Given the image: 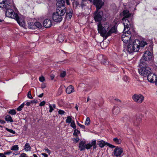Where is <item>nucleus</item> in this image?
Returning <instances> with one entry per match:
<instances>
[{
	"mask_svg": "<svg viewBox=\"0 0 157 157\" xmlns=\"http://www.w3.org/2000/svg\"><path fill=\"white\" fill-rule=\"evenodd\" d=\"M98 30L100 35L105 39L117 31V28L115 26H112L108 23L102 24L99 23L98 24Z\"/></svg>",
	"mask_w": 157,
	"mask_h": 157,
	"instance_id": "obj_1",
	"label": "nucleus"
},
{
	"mask_svg": "<svg viewBox=\"0 0 157 157\" xmlns=\"http://www.w3.org/2000/svg\"><path fill=\"white\" fill-rule=\"evenodd\" d=\"M147 44L146 42L144 41H140L139 40L136 39L133 42L131 41L128 43L127 50L129 53L138 52L140 49V47H144Z\"/></svg>",
	"mask_w": 157,
	"mask_h": 157,
	"instance_id": "obj_2",
	"label": "nucleus"
},
{
	"mask_svg": "<svg viewBox=\"0 0 157 157\" xmlns=\"http://www.w3.org/2000/svg\"><path fill=\"white\" fill-rule=\"evenodd\" d=\"M140 59L139 66L140 68L139 69L140 74L144 77H147L151 72V69L147 66V64Z\"/></svg>",
	"mask_w": 157,
	"mask_h": 157,
	"instance_id": "obj_3",
	"label": "nucleus"
},
{
	"mask_svg": "<svg viewBox=\"0 0 157 157\" xmlns=\"http://www.w3.org/2000/svg\"><path fill=\"white\" fill-rule=\"evenodd\" d=\"M123 15L124 17L122 19L123 22L124 26V31L129 30L128 28L130 25L131 22L127 18L130 16L131 14L129 13V11L127 10L123 11Z\"/></svg>",
	"mask_w": 157,
	"mask_h": 157,
	"instance_id": "obj_4",
	"label": "nucleus"
},
{
	"mask_svg": "<svg viewBox=\"0 0 157 157\" xmlns=\"http://www.w3.org/2000/svg\"><path fill=\"white\" fill-rule=\"evenodd\" d=\"M123 34L122 35L121 39L123 43L125 44L129 43L131 41V38L132 35L131 32L129 30L124 31Z\"/></svg>",
	"mask_w": 157,
	"mask_h": 157,
	"instance_id": "obj_5",
	"label": "nucleus"
},
{
	"mask_svg": "<svg viewBox=\"0 0 157 157\" xmlns=\"http://www.w3.org/2000/svg\"><path fill=\"white\" fill-rule=\"evenodd\" d=\"M10 7L11 8V6L7 5V8H5L6 10V15L9 17L15 19L18 15L17 13H14L13 10L12 9H10Z\"/></svg>",
	"mask_w": 157,
	"mask_h": 157,
	"instance_id": "obj_6",
	"label": "nucleus"
},
{
	"mask_svg": "<svg viewBox=\"0 0 157 157\" xmlns=\"http://www.w3.org/2000/svg\"><path fill=\"white\" fill-rule=\"evenodd\" d=\"M142 59V61H149L153 59V56L152 53L150 50H147L144 53L141 59Z\"/></svg>",
	"mask_w": 157,
	"mask_h": 157,
	"instance_id": "obj_7",
	"label": "nucleus"
},
{
	"mask_svg": "<svg viewBox=\"0 0 157 157\" xmlns=\"http://www.w3.org/2000/svg\"><path fill=\"white\" fill-rule=\"evenodd\" d=\"M132 98L134 101L140 104L142 103L144 100V96L141 94H135Z\"/></svg>",
	"mask_w": 157,
	"mask_h": 157,
	"instance_id": "obj_8",
	"label": "nucleus"
},
{
	"mask_svg": "<svg viewBox=\"0 0 157 157\" xmlns=\"http://www.w3.org/2000/svg\"><path fill=\"white\" fill-rule=\"evenodd\" d=\"M97 9V8H96ZM99 9L97 10L94 13V19L96 21L100 22L102 19L103 16V12L102 11H98Z\"/></svg>",
	"mask_w": 157,
	"mask_h": 157,
	"instance_id": "obj_9",
	"label": "nucleus"
},
{
	"mask_svg": "<svg viewBox=\"0 0 157 157\" xmlns=\"http://www.w3.org/2000/svg\"><path fill=\"white\" fill-rule=\"evenodd\" d=\"M96 6L97 10L100 9L103 5L104 2L102 0H89Z\"/></svg>",
	"mask_w": 157,
	"mask_h": 157,
	"instance_id": "obj_10",
	"label": "nucleus"
},
{
	"mask_svg": "<svg viewBox=\"0 0 157 157\" xmlns=\"http://www.w3.org/2000/svg\"><path fill=\"white\" fill-rule=\"evenodd\" d=\"M52 18L56 22H60L62 20V16L56 12L53 13Z\"/></svg>",
	"mask_w": 157,
	"mask_h": 157,
	"instance_id": "obj_11",
	"label": "nucleus"
},
{
	"mask_svg": "<svg viewBox=\"0 0 157 157\" xmlns=\"http://www.w3.org/2000/svg\"><path fill=\"white\" fill-rule=\"evenodd\" d=\"M66 12V9L65 7L57 8L56 12L62 16L64 15Z\"/></svg>",
	"mask_w": 157,
	"mask_h": 157,
	"instance_id": "obj_12",
	"label": "nucleus"
},
{
	"mask_svg": "<svg viewBox=\"0 0 157 157\" xmlns=\"http://www.w3.org/2000/svg\"><path fill=\"white\" fill-rule=\"evenodd\" d=\"M122 152L123 149L121 148L116 147L114 151V155L117 157H120Z\"/></svg>",
	"mask_w": 157,
	"mask_h": 157,
	"instance_id": "obj_13",
	"label": "nucleus"
},
{
	"mask_svg": "<svg viewBox=\"0 0 157 157\" xmlns=\"http://www.w3.org/2000/svg\"><path fill=\"white\" fill-rule=\"evenodd\" d=\"M156 76L154 74L151 72L147 76V80L150 82H154L155 78H156Z\"/></svg>",
	"mask_w": 157,
	"mask_h": 157,
	"instance_id": "obj_14",
	"label": "nucleus"
},
{
	"mask_svg": "<svg viewBox=\"0 0 157 157\" xmlns=\"http://www.w3.org/2000/svg\"><path fill=\"white\" fill-rule=\"evenodd\" d=\"M16 17V18H15V19L16 20L17 23L20 26L23 27H24L25 26V23L24 20L19 17L18 15Z\"/></svg>",
	"mask_w": 157,
	"mask_h": 157,
	"instance_id": "obj_15",
	"label": "nucleus"
},
{
	"mask_svg": "<svg viewBox=\"0 0 157 157\" xmlns=\"http://www.w3.org/2000/svg\"><path fill=\"white\" fill-rule=\"evenodd\" d=\"M43 25L45 28L50 27L52 25V21L50 19H46L44 21Z\"/></svg>",
	"mask_w": 157,
	"mask_h": 157,
	"instance_id": "obj_16",
	"label": "nucleus"
},
{
	"mask_svg": "<svg viewBox=\"0 0 157 157\" xmlns=\"http://www.w3.org/2000/svg\"><path fill=\"white\" fill-rule=\"evenodd\" d=\"M65 1L64 0H58L57 1L56 6L57 7H65Z\"/></svg>",
	"mask_w": 157,
	"mask_h": 157,
	"instance_id": "obj_17",
	"label": "nucleus"
},
{
	"mask_svg": "<svg viewBox=\"0 0 157 157\" xmlns=\"http://www.w3.org/2000/svg\"><path fill=\"white\" fill-rule=\"evenodd\" d=\"M86 147V142L85 141H81L79 143V148L81 151L84 150Z\"/></svg>",
	"mask_w": 157,
	"mask_h": 157,
	"instance_id": "obj_18",
	"label": "nucleus"
},
{
	"mask_svg": "<svg viewBox=\"0 0 157 157\" xmlns=\"http://www.w3.org/2000/svg\"><path fill=\"white\" fill-rule=\"evenodd\" d=\"M120 108L118 107H114L112 109V113L113 115H117L120 112Z\"/></svg>",
	"mask_w": 157,
	"mask_h": 157,
	"instance_id": "obj_19",
	"label": "nucleus"
},
{
	"mask_svg": "<svg viewBox=\"0 0 157 157\" xmlns=\"http://www.w3.org/2000/svg\"><path fill=\"white\" fill-rule=\"evenodd\" d=\"M66 92L68 94H70L74 91V88L71 85L68 86L66 90Z\"/></svg>",
	"mask_w": 157,
	"mask_h": 157,
	"instance_id": "obj_20",
	"label": "nucleus"
},
{
	"mask_svg": "<svg viewBox=\"0 0 157 157\" xmlns=\"http://www.w3.org/2000/svg\"><path fill=\"white\" fill-rule=\"evenodd\" d=\"M6 0H0V7L2 8H6L7 4L6 5Z\"/></svg>",
	"mask_w": 157,
	"mask_h": 157,
	"instance_id": "obj_21",
	"label": "nucleus"
},
{
	"mask_svg": "<svg viewBox=\"0 0 157 157\" xmlns=\"http://www.w3.org/2000/svg\"><path fill=\"white\" fill-rule=\"evenodd\" d=\"M5 120L7 122H13V120L11 117L9 115H7L6 116L5 118Z\"/></svg>",
	"mask_w": 157,
	"mask_h": 157,
	"instance_id": "obj_22",
	"label": "nucleus"
},
{
	"mask_svg": "<svg viewBox=\"0 0 157 157\" xmlns=\"http://www.w3.org/2000/svg\"><path fill=\"white\" fill-rule=\"evenodd\" d=\"M66 13V18L68 19H70L72 15V13L71 10L69 11H67Z\"/></svg>",
	"mask_w": 157,
	"mask_h": 157,
	"instance_id": "obj_23",
	"label": "nucleus"
},
{
	"mask_svg": "<svg viewBox=\"0 0 157 157\" xmlns=\"http://www.w3.org/2000/svg\"><path fill=\"white\" fill-rule=\"evenodd\" d=\"M73 118L72 116H68L67 117L66 120V123L70 124L73 120L72 118Z\"/></svg>",
	"mask_w": 157,
	"mask_h": 157,
	"instance_id": "obj_24",
	"label": "nucleus"
},
{
	"mask_svg": "<svg viewBox=\"0 0 157 157\" xmlns=\"http://www.w3.org/2000/svg\"><path fill=\"white\" fill-rule=\"evenodd\" d=\"M24 149L27 151H29L31 150V147L29 143H26L25 144Z\"/></svg>",
	"mask_w": 157,
	"mask_h": 157,
	"instance_id": "obj_25",
	"label": "nucleus"
},
{
	"mask_svg": "<svg viewBox=\"0 0 157 157\" xmlns=\"http://www.w3.org/2000/svg\"><path fill=\"white\" fill-rule=\"evenodd\" d=\"M98 144L100 147H103L105 145L106 143L105 141L103 140H98Z\"/></svg>",
	"mask_w": 157,
	"mask_h": 157,
	"instance_id": "obj_26",
	"label": "nucleus"
},
{
	"mask_svg": "<svg viewBox=\"0 0 157 157\" xmlns=\"http://www.w3.org/2000/svg\"><path fill=\"white\" fill-rule=\"evenodd\" d=\"M28 27L29 29H35V23L30 22L28 24Z\"/></svg>",
	"mask_w": 157,
	"mask_h": 157,
	"instance_id": "obj_27",
	"label": "nucleus"
},
{
	"mask_svg": "<svg viewBox=\"0 0 157 157\" xmlns=\"http://www.w3.org/2000/svg\"><path fill=\"white\" fill-rule=\"evenodd\" d=\"M42 27V24L39 22H36L35 23V28H38L39 29H41Z\"/></svg>",
	"mask_w": 157,
	"mask_h": 157,
	"instance_id": "obj_28",
	"label": "nucleus"
},
{
	"mask_svg": "<svg viewBox=\"0 0 157 157\" xmlns=\"http://www.w3.org/2000/svg\"><path fill=\"white\" fill-rule=\"evenodd\" d=\"M49 112L50 113H51L52 112L53 110H54V109L56 108V105L53 104L52 105L51 104H49Z\"/></svg>",
	"mask_w": 157,
	"mask_h": 157,
	"instance_id": "obj_29",
	"label": "nucleus"
},
{
	"mask_svg": "<svg viewBox=\"0 0 157 157\" xmlns=\"http://www.w3.org/2000/svg\"><path fill=\"white\" fill-rule=\"evenodd\" d=\"M80 134V131L78 130L77 129H75L74 130V132L73 133V135L75 136V137H78V136Z\"/></svg>",
	"mask_w": 157,
	"mask_h": 157,
	"instance_id": "obj_30",
	"label": "nucleus"
},
{
	"mask_svg": "<svg viewBox=\"0 0 157 157\" xmlns=\"http://www.w3.org/2000/svg\"><path fill=\"white\" fill-rule=\"evenodd\" d=\"M11 150L13 151H18L19 150V147L18 145H15L13 146L11 148Z\"/></svg>",
	"mask_w": 157,
	"mask_h": 157,
	"instance_id": "obj_31",
	"label": "nucleus"
},
{
	"mask_svg": "<svg viewBox=\"0 0 157 157\" xmlns=\"http://www.w3.org/2000/svg\"><path fill=\"white\" fill-rule=\"evenodd\" d=\"M8 113L12 115H14L16 114V112L15 109H12L10 110L8 112Z\"/></svg>",
	"mask_w": 157,
	"mask_h": 157,
	"instance_id": "obj_32",
	"label": "nucleus"
},
{
	"mask_svg": "<svg viewBox=\"0 0 157 157\" xmlns=\"http://www.w3.org/2000/svg\"><path fill=\"white\" fill-rule=\"evenodd\" d=\"M90 119L89 117H87L86 121L85 122V125H90Z\"/></svg>",
	"mask_w": 157,
	"mask_h": 157,
	"instance_id": "obj_33",
	"label": "nucleus"
},
{
	"mask_svg": "<svg viewBox=\"0 0 157 157\" xmlns=\"http://www.w3.org/2000/svg\"><path fill=\"white\" fill-rule=\"evenodd\" d=\"M113 140L115 143L117 144H120L121 142V139H118L117 138H114Z\"/></svg>",
	"mask_w": 157,
	"mask_h": 157,
	"instance_id": "obj_34",
	"label": "nucleus"
},
{
	"mask_svg": "<svg viewBox=\"0 0 157 157\" xmlns=\"http://www.w3.org/2000/svg\"><path fill=\"white\" fill-rule=\"evenodd\" d=\"M24 105H25L24 103H23L20 106H19L18 108H17V110L18 111H21L22 109L24 107Z\"/></svg>",
	"mask_w": 157,
	"mask_h": 157,
	"instance_id": "obj_35",
	"label": "nucleus"
},
{
	"mask_svg": "<svg viewBox=\"0 0 157 157\" xmlns=\"http://www.w3.org/2000/svg\"><path fill=\"white\" fill-rule=\"evenodd\" d=\"M71 123L70 126L74 129H75L76 128V126L74 121H73Z\"/></svg>",
	"mask_w": 157,
	"mask_h": 157,
	"instance_id": "obj_36",
	"label": "nucleus"
},
{
	"mask_svg": "<svg viewBox=\"0 0 157 157\" xmlns=\"http://www.w3.org/2000/svg\"><path fill=\"white\" fill-rule=\"evenodd\" d=\"M92 147L93 146V148L94 149H95L96 147V140H93L92 142Z\"/></svg>",
	"mask_w": 157,
	"mask_h": 157,
	"instance_id": "obj_37",
	"label": "nucleus"
},
{
	"mask_svg": "<svg viewBox=\"0 0 157 157\" xmlns=\"http://www.w3.org/2000/svg\"><path fill=\"white\" fill-rule=\"evenodd\" d=\"M92 142L90 143L87 144H86L85 148H86L87 149H90L92 147Z\"/></svg>",
	"mask_w": 157,
	"mask_h": 157,
	"instance_id": "obj_38",
	"label": "nucleus"
},
{
	"mask_svg": "<svg viewBox=\"0 0 157 157\" xmlns=\"http://www.w3.org/2000/svg\"><path fill=\"white\" fill-rule=\"evenodd\" d=\"M5 129L9 132H10L12 134H15V131H13L12 129H10L7 128H6Z\"/></svg>",
	"mask_w": 157,
	"mask_h": 157,
	"instance_id": "obj_39",
	"label": "nucleus"
},
{
	"mask_svg": "<svg viewBox=\"0 0 157 157\" xmlns=\"http://www.w3.org/2000/svg\"><path fill=\"white\" fill-rule=\"evenodd\" d=\"M28 97L30 99H32L33 98V97L31 94V91H29L28 93L27 94Z\"/></svg>",
	"mask_w": 157,
	"mask_h": 157,
	"instance_id": "obj_40",
	"label": "nucleus"
},
{
	"mask_svg": "<svg viewBox=\"0 0 157 157\" xmlns=\"http://www.w3.org/2000/svg\"><path fill=\"white\" fill-rule=\"evenodd\" d=\"M79 140V138L77 137L76 138H74L73 139V141L75 143H77Z\"/></svg>",
	"mask_w": 157,
	"mask_h": 157,
	"instance_id": "obj_41",
	"label": "nucleus"
},
{
	"mask_svg": "<svg viewBox=\"0 0 157 157\" xmlns=\"http://www.w3.org/2000/svg\"><path fill=\"white\" fill-rule=\"evenodd\" d=\"M102 63L105 65L107 64V61L105 59H103L102 60Z\"/></svg>",
	"mask_w": 157,
	"mask_h": 157,
	"instance_id": "obj_42",
	"label": "nucleus"
},
{
	"mask_svg": "<svg viewBox=\"0 0 157 157\" xmlns=\"http://www.w3.org/2000/svg\"><path fill=\"white\" fill-rule=\"evenodd\" d=\"M39 81L41 82H43L44 80V78L43 76H41L39 78Z\"/></svg>",
	"mask_w": 157,
	"mask_h": 157,
	"instance_id": "obj_43",
	"label": "nucleus"
},
{
	"mask_svg": "<svg viewBox=\"0 0 157 157\" xmlns=\"http://www.w3.org/2000/svg\"><path fill=\"white\" fill-rule=\"evenodd\" d=\"M46 103V102L45 101H43L40 102L39 104V106H42L44 105Z\"/></svg>",
	"mask_w": 157,
	"mask_h": 157,
	"instance_id": "obj_44",
	"label": "nucleus"
},
{
	"mask_svg": "<svg viewBox=\"0 0 157 157\" xmlns=\"http://www.w3.org/2000/svg\"><path fill=\"white\" fill-rule=\"evenodd\" d=\"M45 150L46 151V152L48 153L49 155L51 153V151L49 149H48V148L45 147L44 148Z\"/></svg>",
	"mask_w": 157,
	"mask_h": 157,
	"instance_id": "obj_45",
	"label": "nucleus"
},
{
	"mask_svg": "<svg viewBox=\"0 0 157 157\" xmlns=\"http://www.w3.org/2000/svg\"><path fill=\"white\" fill-rule=\"evenodd\" d=\"M65 113V112L64 111L62 110H59L58 111V113L59 114L62 115L64 114Z\"/></svg>",
	"mask_w": 157,
	"mask_h": 157,
	"instance_id": "obj_46",
	"label": "nucleus"
},
{
	"mask_svg": "<svg viewBox=\"0 0 157 157\" xmlns=\"http://www.w3.org/2000/svg\"><path fill=\"white\" fill-rule=\"evenodd\" d=\"M106 144H107V145L109 146V147H110L112 148H114V147H115V146L113 145H112L110 144H109L108 143H106Z\"/></svg>",
	"mask_w": 157,
	"mask_h": 157,
	"instance_id": "obj_47",
	"label": "nucleus"
},
{
	"mask_svg": "<svg viewBox=\"0 0 157 157\" xmlns=\"http://www.w3.org/2000/svg\"><path fill=\"white\" fill-rule=\"evenodd\" d=\"M66 75V73L65 71L62 72L60 74V76L62 77H64Z\"/></svg>",
	"mask_w": 157,
	"mask_h": 157,
	"instance_id": "obj_48",
	"label": "nucleus"
},
{
	"mask_svg": "<svg viewBox=\"0 0 157 157\" xmlns=\"http://www.w3.org/2000/svg\"><path fill=\"white\" fill-rule=\"evenodd\" d=\"M78 125L81 128L83 129L85 128V126L83 125H82L79 124L78 122Z\"/></svg>",
	"mask_w": 157,
	"mask_h": 157,
	"instance_id": "obj_49",
	"label": "nucleus"
},
{
	"mask_svg": "<svg viewBox=\"0 0 157 157\" xmlns=\"http://www.w3.org/2000/svg\"><path fill=\"white\" fill-rule=\"evenodd\" d=\"M12 153V152L11 151H9L8 152H4V154L5 155H9Z\"/></svg>",
	"mask_w": 157,
	"mask_h": 157,
	"instance_id": "obj_50",
	"label": "nucleus"
},
{
	"mask_svg": "<svg viewBox=\"0 0 157 157\" xmlns=\"http://www.w3.org/2000/svg\"><path fill=\"white\" fill-rule=\"evenodd\" d=\"M20 157H27V155L25 153H22L20 155Z\"/></svg>",
	"mask_w": 157,
	"mask_h": 157,
	"instance_id": "obj_51",
	"label": "nucleus"
},
{
	"mask_svg": "<svg viewBox=\"0 0 157 157\" xmlns=\"http://www.w3.org/2000/svg\"><path fill=\"white\" fill-rule=\"evenodd\" d=\"M6 123V122L3 120H0V124H4Z\"/></svg>",
	"mask_w": 157,
	"mask_h": 157,
	"instance_id": "obj_52",
	"label": "nucleus"
},
{
	"mask_svg": "<svg viewBox=\"0 0 157 157\" xmlns=\"http://www.w3.org/2000/svg\"><path fill=\"white\" fill-rule=\"evenodd\" d=\"M137 83H138V84L139 85L143 86H144L142 84V82L141 81H138Z\"/></svg>",
	"mask_w": 157,
	"mask_h": 157,
	"instance_id": "obj_53",
	"label": "nucleus"
},
{
	"mask_svg": "<svg viewBox=\"0 0 157 157\" xmlns=\"http://www.w3.org/2000/svg\"><path fill=\"white\" fill-rule=\"evenodd\" d=\"M0 157H6V156L5 155L4 153V154L0 153Z\"/></svg>",
	"mask_w": 157,
	"mask_h": 157,
	"instance_id": "obj_54",
	"label": "nucleus"
},
{
	"mask_svg": "<svg viewBox=\"0 0 157 157\" xmlns=\"http://www.w3.org/2000/svg\"><path fill=\"white\" fill-rule=\"evenodd\" d=\"M41 155L43 156L44 157H48V155L45 153H42L41 154Z\"/></svg>",
	"mask_w": 157,
	"mask_h": 157,
	"instance_id": "obj_55",
	"label": "nucleus"
},
{
	"mask_svg": "<svg viewBox=\"0 0 157 157\" xmlns=\"http://www.w3.org/2000/svg\"><path fill=\"white\" fill-rule=\"evenodd\" d=\"M31 104V103L30 102V101H27L26 103V105H27L28 106H29L30 104Z\"/></svg>",
	"mask_w": 157,
	"mask_h": 157,
	"instance_id": "obj_56",
	"label": "nucleus"
},
{
	"mask_svg": "<svg viewBox=\"0 0 157 157\" xmlns=\"http://www.w3.org/2000/svg\"><path fill=\"white\" fill-rule=\"evenodd\" d=\"M154 82L155 83V85L157 86V77H156V78H155Z\"/></svg>",
	"mask_w": 157,
	"mask_h": 157,
	"instance_id": "obj_57",
	"label": "nucleus"
},
{
	"mask_svg": "<svg viewBox=\"0 0 157 157\" xmlns=\"http://www.w3.org/2000/svg\"><path fill=\"white\" fill-rule=\"evenodd\" d=\"M150 48L149 49V50L150 51H151L153 49V47L152 45H150L149 46Z\"/></svg>",
	"mask_w": 157,
	"mask_h": 157,
	"instance_id": "obj_58",
	"label": "nucleus"
},
{
	"mask_svg": "<svg viewBox=\"0 0 157 157\" xmlns=\"http://www.w3.org/2000/svg\"><path fill=\"white\" fill-rule=\"evenodd\" d=\"M43 94H44L43 93H42V94H40L38 96V97L40 98H41L43 97Z\"/></svg>",
	"mask_w": 157,
	"mask_h": 157,
	"instance_id": "obj_59",
	"label": "nucleus"
},
{
	"mask_svg": "<svg viewBox=\"0 0 157 157\" xmlns=\"http://www.w3.org/2000/svg\"><path fill=\"white\" fill-rule=\"evenodd\" d=\"M30 101L31 103H36V101H34V100Z\"/></svg>",
	"mask_w": 157,
	"mask_h": 157,
	"instance_id": "obj_60",
	"label": "nucleus"
},
{
	"mask_svg": "<svg viewBox=\"0 0 157 157\" xmlns=\"http://www.w3.org/2000/svg\"><path fill=\"white\" fill-rule=\"evenodd\" d=\"M45 87V84H43L41 86V87L42 88H44Z\"/></svg>",
	"mask_w": 157,
	"mask_h": 157,
	"instance_id": "obj_61",
	"label": "nucleus"
},
{
	"mask_svg": "<svg viewBox=\"0 0 157 157\" xmlns=\"http://www.w3.org/2000/svg\"><path fill=\"white\" fill-rule=\"evenodd\" d=\"M66 3H67V4L68 5H69V0H66Z\"/></svg>",
	"mask_w": 157,
	"mask_h": 157,
	"instance_id": "obj_62",
	"label": "nucleus"
},
{
	"mask_svg": "<svg viewBox=\"0 0 157 157\" xmlns=\"http://www.w3.org/2000/svg\"><path fill=\"white\" fill-rule=\"evenodd\" d=\"M33 157H38L35 154H34L33 155Z\"/></svg>",
	"mask_w": 157,
	"mask_h": 157,
	"instance_id": "obj_63",
	"label": "nucleus"
},
{
	"mask_svg": "<svg viewBox=\"0 0 157 157\" xmlns=\"http://www.w3.org/2000/svg\"><path fill=\"white\" fill-rule=\"evenodd\" d=\"M75 108L76 109L77 111L78 110V108L77 106H76L75 107Z\"/></svg>",
	"mask_w": 157,
	"mask_h": 157,
	"instance_id": "obj_64",
	"label": "nucleus"
}]
</instances>
